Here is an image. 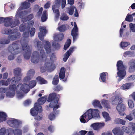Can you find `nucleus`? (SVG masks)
<instances>
[{
    "label": "nucleus",
    "mask_w": 135,
    "mask_h": 135,
    "mask_svg": "<svg viewBox=\"0 0 135 135\" xmlns=\"http://www.w3.org/2000/svg\"><path fill=\"white\" fill-rule=\"evenodd\" d=\"M21 84H18L17 86L15 85H10L9 86V91L7 93L6 95L9 97H13L16 91L17 97L19 99L22 98L24 96V93H27L29 90V86L28 85L25 88H22Z\"/></svg>",
    "instance_id": "1"
},
{
    "label": "nucleus",
    "mask_w": 135,
    "mask_h": 135,
    "mask_svg": "<svg viewBox=\"0 0 135 135\" xmlns=\"http://www.w3.org/2000/svg\"><path fill=\"white\" fill-rule=\"evenodd\" d=\"M41 42L38 41L37 43V47L38 52L34 51L32 56L31 61L32 62L34 63H37L40 60L44 61L45 60L47 56L43 50L42 46L41 45Z\"/></svg>",
    "instance_id": "2"
},
{
    "label": "nucleus",
    "mask_w": 135,
    "mask_h": 135,
    "mask_svg": "<svg viewBox=\"0 0 135 135\" xmlns=\"http://www.w3.org/2000/svg\"><path fill=\"white\" fill-rule=\"evenodd\" d=\"M25 11H22L21 9L19 8L17 11L16 15L15 21L14 23H13L12 19L10 17H6L5 18L4 21V25L6 27L10 26L11 27H13L17 25L19 23L18 21L19 18L23 17L22 15L26 14Z\"/></svg>",
    "instance_id": "3"
},
{
    "label": "nucleus",
    "mask_w": 135,
    "mask_h": 135,
    "mask_svg": "<svg viewBox=\"0 0 135 135\" xmlns=\"http://www.w3.org/2000/svg\"><path fill=\"white\" fill-rule=\"evenodd\" d=\"M59 95H57L55 93H53L50 94L48 97L47 101L51 102L49 106L51 108H53L54 110H55L59 108L58 104V97Z\"/></svg>",
    "instance_id": "4"
},
{
    "label": "nucleus",
    "mask_w": 135,
    "mask_h": 135,
    "mask_svg": "<svg viewBox=\"0 0 135 135\" xmlns=\"http://www.w3.org/2000/svg\"><path fill=\"white\" fill-rule=\"evenodd\" d=\"M117 74L118 76L120 79H119V81L121 79L124 78L126 74L125 68L123 64V62L122 61H119L117 62Z\"/></svg>",
    "instance_id": "5"
},
{
    "label": "nucleus",
    "mask_w": 135,
    "mask_h": 135,
    "mask_svg": "<svg viewBox=\"0 0 135 135\" xmlns=\"http://www.w3.org/2000/svg\"><path fill=\"white\" fill-rule=\"evenodd\" d=\"M3 33L4 34H10L8 37V39L10 41L15 40L20 37V33L18 32L17 29L12 31L8 29H5Z\"/></svg>",
    "instance_id": "6"
},
{
    "label": "nucleus",
    "mask_w": 135,
    "mask_h": 135,
    "mask_svg": "<svg viewBox=\"0 0 135 135\" xmlns=\"http://www.w3.org/2000/svg\"><path fill=\"white\" fill-rule=\"evenodd\" d=\"M45 64L44 66H42L40 69V71L42 72H44L46 70L51 72L54 70L55 68V64L52 62H50L49 60L47 59L45 60Z\"/></svg>",
    "instance_id": "7"
},
{
    "label": "nucleus",
    "mask_w": 135,
    "mask_h": 135,
    "mask_svg": "<svg viewBox=\"0 0 135 135\" xmlns=\"http://www.w3.org/2000/svg\"><path fill=\"white\" fill-rule=\"evenodd\" d=\"M91 111V109H89L80 117V120L81 122L85 123L93 118Z\"/></svg>",
    "instance_id": "8"
},
{
    "label": "nucleus",
    "mask_w": 135,
    "mask_h": 135,
    "mask_svg": "<svg viewBox=\"0 0 135 135\" xmlns=\"http://www.w3.org/2000/svg\"><path fill=\"white\" fill-rule=\"evenodd\" d=\"M61 0H55V4L53 6L52 9L53 12L55 14V20H56L59 18L60 13L58 8L60 6Z\"/></svg>",
    "instance_id": "9"
},
{
    "label": "nucleus",
    "mask_w": 135,
    "mask_h": 135,
    "mask_svg": "<svg viewBox=\"0 0 135 135\" xmlns=\"http://www.w3.org/2000/svg\"><path fill=\"white\" fill-rule=\"evenodd\" d=\"M30 23L29 24V27H26L25 25L24 24L21 25L20 27V30L21 31H25L23 33V36L24 37H27L29 35V29L30 26H32L33 23V22L32 21H30Z\"/></svg>",
    "instance_id": "10"
},
{
    "label": "nucleus",
    "mask_w": 135,
    "mask_h": 135,
    "mask_svg": "<svg viewBox=\"0 0 135 135\" xmlns=\"http://www.w3.org/2000/svg\"><path fill=\"white\" fill-rule=\"evenodd\" d=\"M7 124L10 126L15 128L20 127L21 122L14 118H10L7 121Z\"/></svg>",
    "instance_id": "11"
},
{
    "label": "nucleus",
    "mask_w": 135,
    "mask_h": 135,
    "mask_svg": "<svg viewBox=\"0 0 135 135\" xmlns=\"http://www.w3.org/2000/svg\"><path fill=\"white\" fill-rule=\"evenodd\" d=\"M21 71V69L19 68H16L14 69V74L15 75H17L18 76L14 77L12 78L11 82L12 84H15L21 79V78L20 76Z\"/></svg>",
    "instance_id": "12"
},
{
    "label": "nucleus",
    "mask_w": 135,
    "mask_h": 135,
    "mask_svg": "<svg viewBox=\"0 0 135 135\" xmlns=\"http://www.w3.org/2000/svg\"><path fill=\"white\" fill-rule=\"evenodd\" d=\"M19 44L17 42L13 43L8 48V50L10 53L13 54H17L19 52Z\"/></svg>",
    "instance_id": "13"
},
{
    "label": "nucleus",
    "mask_w": 135,
    "mask_h": 135,
    "mask_svg": "<svg viewBox=\"0 0 135 135\" xmlns=\"http://www.w3.org/2000/svg\"><path fill=\"white\" fill-rule=\"evenodd\" d=\"M122 103H118L116 108L119 114L120 115L123 116L126 114L124 112L126 108L125 104Z\"/></svg>",
    "instance_id": "14"
},
{
    "label": "nucleus",
    "mask_w": 135,
    "mask_h": 135,
    "mask_svg": "<svg viewBox=\"0 0 135 135\" xmlns=\"http://www.w3.org/2000/svg\"><path fill=\"white\" fill-rule=\"evenodd\" d=\"M23 50H25V53L24 54V56L26 59H29L31 55V48L29 46H28L27 44H25L22 45Z\"/></svg>",
    "instance_id": "15"
},
{
    "label": "nucleus",
    "mask_w": 135,
    "mask_h": 135,
    "mask_svg": "<svg viewBox=\"0 0 135 135\" xmlns=\"http://www.w3.org/2000/svg\"><path fill=\"white\" fill-rule=\"evenodd\" d=\"M38 104H35L34 107L30 111V113L33 116H35L37 115V112L40 113L42 111V109L41 105H38Z\"/></svg>",
    "instance_id": "16"
},
{
    "label": "nucleus",
    "mask_w": 135,
    "mask_h": 135,
    "mask_svg": "<svg viewBox=\"0 0 135 135\" xmlns=\"http://www.w3.org/2000/svg\"><path fill=\"white\" fill-rule=\"evenodd\" d=\"M74 24V27L71 31V35L73 38V42L74 41L77 39L78 36V30L76 24L75 22H74V23L73 22L71 23V25L73 26V24Z\"/></svg>",
    "instance_id": "17"
},
{
    "label": "nucleus",
    "mask_w": 135,
    "mask_h": 135,
    "mask_svg": "<svg viewBox=\"0 0 135 135\" xmlns=\"http://www.w3.org/2000/svg\"><path fill=\"white\" fill-rule=\"evenodd\" d=\"M105 126V123L103 122H97L92 124L90 127L92 128L94 130L99 131L103 127Z\"/></svg>",
    "instance_id": "18"
},
{
    "label": "nucleus",
    "mask_w": 135,
    "mask_h": 135,
    "mask_svg": "<svg viewBox=\"0 0 135 135\" xmlns=\"http://www.w3.org/2000/svg\"><path fill=\"white\" fill-rule=\"evenodd\" d=\"M34 73V71L33 70H29L27 74V76L25 77L23 80V82L24 83H28V81L33 76Z\"/></svg>",
    "instance_id": "19"
},
{
    "label": "nucleus",
    "mask_w": 135,
    "mask_h": 135,
    "mask_svg": "<svg viewBox=\"0 0 135 135\" xmlns=\"http://www.w3.org/2000/svg\"><path fill=\"white\" fill-rule=\"evenodd\" d=\"M111 101L112 105H115L117 103H122L123 102V100L120 96L115 95L112 97Z\"/></svg>",
    "instance_id": "20"
},
{
    "label": "nucleus",
    "mask_w": 135,
    "mask_h": 135,
    "mask_svg": "<svg viewBox=\"0 0 135 135\" xmlns=\"http://www.w3.org/2000/svg\"><path fill=\"white\" fill-rule=\"evenodd\" d=\"M17 128L15 131L12 128H9L7 129L8 132H9L10 134H13V135H22V131L19 128Z\"/></svg>",
    "instance_id": "21"
},
{
    "label": "nucleus",
    "mask_w": 135,
    "mask_h": 135,
    "mask_svg": "<svg viewBox=\"0 0 135 135\" xmlns=\"http://www.w3.org/2000/svg\"><path fill=\"white\" fill-rule=\"evenodd\" d=\"M128 64L129 66V71L131 73L134 72L135 71V60H130Z\"/></svg>",
    "instance_id": "22"
},
{
    "label": "nucleus",
    "mask_w": 135,
    "mask_h": 135,
    "mask_svg": "<svg viewBox=\"0 0 135 135\" xmlns=\"http://www.w3.org/2000/svg\"><path fill=\"white\" fill-rule=\"evenodd\" d=\"M40 32L38 33V37L41 40L43 39L44 37L46 32L45 27H44L40 26Z\"/></svg>",
    "instance_id": "23"
},
{
    "label": "nucleus",
    "mask_w": 135,
    "mask_h": 135,
    "mask_svg": "<svg viewBox=\"0 0 135 135\" xmlns=\"http://www.w3.org/2000/svg\"><path fill=\"white\" fill-rule=\"evenodd\" d=\"M76 49V47H71L70 48L69 50L67 51L64 55L63 59V60L65 62L66 61L71 54L74 51V50Z\"/></svg>",
    "instance_id": "24"
},
{
    "label": "nucleus",
    "mask_w": 135,
    "mask_h": 135,
    "mask_svg": "<svg viewBox=\"0 0 135 135\" xmlns=\"http://www.w3.org/2000/svg\"><path fill=\"white\" fill-rule=\"evenodd\" d=\"M36 82L35 80H32L30 82H29V81L27 83H23V85H22V84L21 85L22 86V88H25L27 86V85H28L29 86V90L28 91V92L29 91V88L30 87L31 88H32L34 87L36 84Z\"/></svg>",
    "instance_id": "25"
},
{
    "label": "nucleus",
    "mask_w": 135,
    "mask_h": 135,
    "mask_svg": "<svg viewBox=\"0 0 135 135\" xmlns=\"http://www.w3.org/2000/svg\"><path fill=\"white\" fill-rule=\"evenodd\" d=\"M44 48L47 55H49L51 52V45L49 42L46 41L44 42Z\"/></svg>",
    "instance_id": "26"
},
{
    "label": "nucleus",
    "mask_w": 135,
    "mask_h": 135,
    "mask_svg": "<svg viewBox=\"0 0 135 135\" xmlns=\"http://www.w3.org/2000/svg\"><path fill=\"white\" fill-rule=\"evenodd\" d=\"M91 114L92 115V117L96 119L100 118L99 115V110L96 109H91Z\"/></svg>",
    "instance_id": "27"
},
{
    "label": "nucleus",
    "mask_w": 135,
    "mask_h": 135,
    "mask_svg": "<svg viewBox=\"0 0 135 135\" xmlns=\"http://www.w3.org/2000/svg\"><path fill=\"white\" fill-rule=\"evenodd\" d=\"M134 86L132 83H127L123 85L120 87V89L123 90H127Z\"/></svg>",
    "instance_id": "28"
},
{
    "label": "nucleus",
    "mask_w": 135,
    "mask_h": 135,
    "mask_svg": "<svg viewBox=\"0 0 135 135\" xmlns=\"http://www.w3.org/2000/svg\"><path fill=\"white\" fill-rule=\"evenodd\" d=\"M63 34L62 33L55 34L54 36V40L55 41H60L63 39Z\"/></svg>",
    "instance_id": "29"
},
{
    "label": "nucleus",
    "mask_w": 135,
    "mask_h": 135,
    "mask_svg": "<svg viewBox=\"0 0 135 135\" xmlns=\"http://www.w3.org/2000/svg\"><path fill=\"white\" fill-rule=\"evenodd\" d=\"M74 10L75 11V13L74 14L75 16L76 17H78V13L77 10L75 7L74 6L71 7L69 8L68 13L70 15H72L73 13V11Z\"/></svg>",
    "instance_id": "30"
},
{
    "label": "nucleus",
    "mask_w": 135,
    "mask_h": 135,
    "mask_svg": "<svg viewBox=\"0 0 135 135\" xmlns=\"http://www.w3.org/2000/svg\"><path fill=\"white\" fill-rule=\"evenodd\" d=\"M112 132L115 135H123V133L119 127L114 128L112 130Z\"/></svg>",
    "instance_id": "31"
},
{
    "label": "nucleus",
    "mask_w": 135,
    "mask_h": 135,
    "mask_svg": "<svg viewBox=\"0 0 135 135\" xmlns=\"http://www.w3.org/2000/svg\"><path fill=\"white\" fill-rule=\"evenodd\" d=\"M135 133V123H129V134H133Z\"/></svg>",
    "instance_id": "32"
},
{
    "label": "nucleus",
    "mask_w": 135,
    "mask_h": 135,
    "mask_svg": "<svg viewBox=\"0 0 135 135\" xmlns=\"http://www.w3.org/2000/svg\"><path fill=\"white\" fill-rule=\"evenodd\" d=\"M7 117V115L5 113L0 112V122L6 120Z\"/></svg>",
    "instance_id": "33"
},
{
    "label": "nucleus",
    "mask_w": 135,
    "mask_h": 135,
    "mask_svg": "<svg viewBox=\"0 0 135 135\" xmlns=\"http://www.w3.org/2000/svg\"><path fill=\"white\" fill-rule=\"evenodd\" d=\"M102 114L104 118L105 119V121L106 122L111 120V118L109 117L108 113L106 112H103Z\"/></svg>",
    "instance_id": "34"
},
{
    "label": "nucleus",
    "mask_w": 135,
    "mask_h": 135,
    "mask_svg": "<svg viewBox=\"0 0 135 135\" xmlns=\"http://www.w3.org/2000/svg\"><path fill=\"white\" fill-rule=\"evenodd\" d=\"M65 69L63 67L61 68L60 73L59 74V76L60 79H63L65 76Z\"/></svg>",
    "instance_id": "35"
},
{
    "label": "nucleus",
    "mask_w": 135,
    "mask_h": 135,
    "mask_svg": "<svg viewBox=\"0 0 135 135\" xmlns=\"http://www.w3.org/2000/svg\"><path fill=\"white\" fill-rule=\"evenodd\" d=\"M68 26L67 25H62L59 26L57 29L60 32H64L68 29Z\"/></svg>",
    "instance_id": "36"
},
{
    "label": "nucleus",
    "mask_w": 135,
    "mask_h": 135,
    "mask_svg": "<svg viewBox=\"0 0 135 135\" xmlns=\"http://www.w3.org/2000/svg\"><path fill=\"white\" fill-rule=\"evenodd\" d=\"M115 122L116 123H120L123 125H125L126 123L125 120L118 118L116 119L115 120Z\"/></svg>",
    "instance_id": "37"
},
{
    "label": "nucleus",
    "mask_w": 135,
    "mask_h": 135,
    "mask_svg": "<svg viewBox=\"0 0 135 135\" xmlns=\"http://www.w3.org/2000/svg\"><path fill=\"white\" fill-rule=\"evenodd\" d=\"M92 104L94 107H98L100 108H102V106L100 105L99 101L97 100H95L93 101Z\"/></svg>",
    "instance_id": "38"
},
{
    "label": "nucleus",
    "mask_w": 135,
    "mask_h": 135,
    "mask_svg": "<svg viewBox=\"0 0 135 135\" xmlns=\"http://www.w3.org/2000/svg\"><path fill=\"white\" fill-rule=\"evenodd\" d=\"M46 100V98L45 97H42L39 98L38 100V103H35V104H38V105H40V104H44ZM38 106V105H37Z\"/></svg>",
    "instance_id": "39"
},
{
    "label": "nucleus",
    "mask_w": 135,
    "mask_h": 135,
    "mask_svg": "<svg viewBox=\"0 0 135 135\" xmlns=\"http://www.w3.org/2000/svg\"><path fill=\"white\" fill-rule=\"evenodd\" d=\"M106 73H103L100 75V78L102 81L103 82H105L106 80Z\"/></svg>",
    "instance_id": "40"
},
{
    "label": "nucleus",
    "mask_w": 135,
    "mask_h": 135,
    "mask_svg": "<svg viewBox=\"0 0 135 135\" xmlns=\"http://www.w3.org/2000/svg\"><path fill=\"white\" fill-rule=\"evenodd\" d=\"M10 41L8 37L7 38H2L0 39V44H8L9 43Z\"/></svg>",
    "instance_id": "41"
},
{
    "label": "nucleus",
    "mask_w": 135,
    "mask_h": 135,
    "mask_svg": "<svg viewBox=\"0 0 135 135\" xmlns=\"http://www.w3.org/2000/svg\"><path fill=\"white\" fill-rule=\"evenodd\" d=\"M129 31L131 32H135V24L131 23L129 24Z\"/></svg>",
    "instance_id": "42"
},
{
    "label": "nucleus",
    "mask_w": 135,
    "mask_h": 135,
    "mask_svg": "<svg viewBox=\"0 0 135 135\" xmlns=\"http://www.w3.org/2000/svg\"><path fill=\"white\" fill-rule=\"evenodd\" d=\"M6 91V89L3 88H0V99H3L4 98V95L2 94Z\"/></svg>",
    "instance_id": "43"
},
{
    "label": "nucleus",
    "mask_w": 135,
    "mask_h": 135,
    "mask_svg": "<svg viewBox=\"0 0 135 135\" xmlns=\"http://www.w3.org/2000/svg\"><path fill=\"white\" fill-rule=\"evenodd\" d=\"M30 4L27 2L23 3L21 4V8L22 9L27 8L30 7Z\"/></svg>",
    "instance_id": "44"
},
{
    "label": "nucleus",
    "mask_w": 135,
    "mask_h": 135,
    "mask_svg": "<svg viewBox=\"0 0 135 135\" xmlns=\"http://www.w3.org/2000/svg\"><path fill=\"white\" fill-rule=\"evenodd\" d=\"M36 79L39 82L40 84H45L47 83V82L46 80H44L40 76H38L37 78Z\"/></svg>",
    "instance_id": "45"
},
{
    "label": "nucleus",
    "mask_w": 135,
    "mask_h": 135,
    "mask_svg": "<svg viewBox=\"0 0 135 135\" xmlns=\"http://www.w3.org/2000/svg\"><path fill=\"white\" fill-rule=\"evenodd\" d=\"M47 12L46 11H44L42 17L41 18V20L42 22L45 21L47 19Z\"/></svg>",
    "instance_id": "46"
},
{
    "label": "nucleus",
    "mask_w": 135,
    "mask_h": 135,
    "mask_svg": "<svg viewBox=\"0 0 135 135\" xmlns=\"http://www.w3.org/2000/svg\"><path fill=\"white\" fill-rule=\"evenodd\" d=\"M59 76L58 75H55L53 79L52 84L54 85H56L59 82Z\"/></svg>",
    "instance_id": "47"
},
{
    "label": "nucleus",
    "mask_w": 135,
    "mask_h": 135,
    "mask_svg": "<svg viewBox=\"0 0 135 135\" xmlns=\"http://www.w3.org/2000/svg\"><path fill=\"white\" fill-rule=\"evenodd\" d=\"M130 45V43L127 42H122L120 44V46L122 48H124L127 47Z\"/></svg>",
    "instance_id": "48"
},
{
    "label": "nucleus",
    "mask_w": 135,
    "mask_h": 135,
    "mask_svg": "<svg viewBox=\"0 0 135 135\" xmlns=\"http://www.w3.org/2000/svg\"><path fill=\"white\" fill-rule=\"evenodd\" d=\"M102 103L106 108H110L109 103L108 100H103L102 101Z\"/></svg>",
    "instance_id": "49"
},
{
    "label": "nucleus",
    "mask_w": 135,
    "mask_h": 135,
    "mask_svg": "<svg viewBox=\"0 0 135 135\" xmlns=\"http://www.w3.org/2000/svg\"><path fill=\"white\" fill-rule=\"evenodd\" d=\"M71 40L70 39H68L67 42L65 43L64 46V50H66L68 48L71 44Z\"/></svg>",
    "instance_id": "50"
},
{
    "label": "nucleus",
    "mask_w": 135,
    "mask_h": 135,
    "mask_svg": "<svg viewBox=\"0 0 135 135\" xmlns=\"http://www.w3.org/2000/svg\"><path fill=\"white\" fill-rule=\"evenodd\" d=\"M52 46L56 50L59 49L60 47V45L58 43L55 41L53 42Z\"/></svg>",
    "instance_id": "51"
},
{
    "label": "nucleus",
    "mask_w": 135,
    "mask_h": 135,
    "mask_svg": "<svg viewBox=\"0 0 135 135\" xmlns=\"http://www.w3.org/2000/svg\"><path fill=\"white\" fill-rule=\"evenodd\" d=\"M133 20V18L132 16L128 14L125 20L128 22L132 21Z\"/></svg>",
    "instance_id": "52"
},
{
    "label": "nucleus",
    "mask_w": 135,
    "mask_h": 135,
    "mask_svg": "<svg viewBox=\"0 0 135 135\" xmlns=\"http://www.w3.org/2000/svg\"><path fill=\"white\" fill-rule=\"evenodd\" d=\"M122 129L123 131L129 134V124L128 127L124 126L122 127Z\"/></svg>",
    "instance_id": "53"
},
{
    "label": "nucleus",
    "mask_w": 135,
    "mask_h": 135,
    "mask_svg": "<svg viewBox=\"0 0 135 135\" xmlns=\"http://www.w3.org/2000/svg\"><path fill=\"white\" fill-rule=\"evenodd\" d=\"M128 103L129 107L130 108H133L134 107V104L133 101L131 99H128Z\"/></svg>",
    "instance_id": "54"
},
{
    "label": "nucleus",
    "mask_w": 135,
    "mask_h": 135,
    "mask_svg": "<svg viewBox=\"0 0 135 135\" xmlns=\"http://www.w3.org/2000/svg\"><path fill=\"white\" fill-rule=\"evenodd\" d=\"M135 79V75H132L128 76L127 78L128 81H132Z\"/></svg>",
    "instance_id": "55"
},
{
    "label": "nucleus",
    "mask_w": 135,
    "mask_h": 135,
    "mask_svg": "<svg viewBox=\"0 0 135 135\" xmlns=\"http://www.w3.org/2000/svg\"><path fill=\"white\" fill-rule=\"evenodd\" d=\"M10 54H9L8 59L9 60H13L15 58V55L16 54H12L9 52Z\"/></svg>",
    "instance_id": "56"
},
{
    "label": "nucleus",
    "mask_w": 135,
    "mask_h": 135,
    "mask_svg": "<svg viewBox=\"0 0 135 135\" xmlns=\"http://www.w3.org/2000/svg\"><path fill=\"white\" fill-rule=\"evenodd\" d=\"M69 17L67 15L65 14L62 15L60 17V19L63 20H66L69 19Z\"/></svg>",
    "instance_id": "57"
},
{
    "label": "nucleus",
    "mask_w": 135,
    "mask_h": 135,
    "mask_svg": "<svg viewBox=\"0 0 135 135\" xmlns=\"http://www.w3.org/2000/svg\"><path fill=\"white\" fill-rule=\"evenodd\" d=\"M133 117L131 114H129L127 115L125 118V120L128 119L129 121H131L133 119Z\"/></svg>",
    "instance_id": "58"
},
{
    "label": "nucleus",
    "mask_w": 135,
    "mask_h": 135,
    "mask_svg": "<svg viewBox=\"0 0 135 135\" xmlns=\"http://www.w3.org/2000/svg\"><path fill=\"white\" fill-rule=\"evenodd\" d=\"M49 118L50 120H52L55 118V115L53 114H50L49 116Z\"/></svg>",
    "instance_id": "59"
},
{
    "label": "nucleus",
    "mask_w": 135,
    "mask_h": 135,
    "mask_svg": "<svg viewBox=\"0 0 135 135\" xmlns=\"http://www.w3.org/2000/svg\"><path fill=\"white\" fill-rule=\"evenodd\" d=\"M31 103V100L30 99H28L24 102V104L25 106H27L30 104Z\"/></svg>",
    "instance_id": "60"
},
{
    "label": "nucleus",
    "mask_w": 135,
    "mask_h": 135,
    "mask_svg": "<svg viewBox=\"0 0 135 135\" xmlns=\"http://www.w3.org/2000/svg\"><path fill=\"white\" fill-rule=\"evenodd\" d=\"M66 2V0H62L61 2V8L62 9L64 8L65 7Z\"/></svg>",
    "instance_id": "61"
},
{
    "label": "nucleus",
    "mask_w": 135,
    "mask_h": 135,
    "mask_svg": "<svg viewBox=\"0 0 135 135\" xmlns=\"http://www.w3.org/2000/svg\"><path fill=\"white\" fill-rule=\"evenodd\" d=\"M35 119L37 120H41L42 118V116L40 114L39 115H36L35 116Z\"/></svg>",
    "instance_id": "62"
},
{
    "label": "nucleus",
    "mask_w": 135,
    "mask_h": 135,
    "mask_svg": "<svg viewBox=\"0 0 135 135\" xmlns=\"http://www.w3.org/2000/svg\"><path fill=\"white\" fill-rule=\"evenodd\" d=\"M48 130L51 132H53L54 130V128L53 126H49L48 128Z\"/></svg>",
    "instance_id": "63"
},
{
    "label": "nucleus",
    "mask_w": 135,
    "mask_h": 135,
    "mask_svg": "<svg viewBox=\"0 0 135 135\" xmlns=\"http://www.w3.org/2000/svg\"><path fill=\"white\" fill-rule=\"evenodd\" d=\"M101 135H112V134L111 132L108 131L102 133Z\"/></svg>",
    "instance_id": "64"
}]
</instances>
